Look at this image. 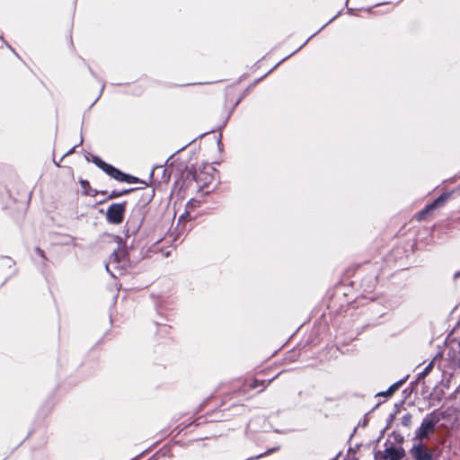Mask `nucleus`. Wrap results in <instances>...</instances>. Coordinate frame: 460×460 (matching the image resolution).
<instances>
[{
    "instance_id": "3",
    "label": "nucleus",
    "mask_w": 460,
    "mask_h": 460,
    "mask_svg": "<svg viewBox=\"0 0 460 460\" xmlns=\"http://www.w3.org/2000/svg\"><path fill=\"white\" fill-rule=\"evenodd\" d=\"M434 425L435 423L432 420L425 419L422 421L420 427L416 431V437L419 439H422L424 438L429 437V435L433 432Z\"/></svg>"
},
{
    "instance_id": "2",
    "label": "nucleus",
    "mask_w": 460,
    "mask_h": 460,
    "mask_svg": "<svg viewBox=\"0 0 460 460\" xmlns=\"http://www.w3.org/2000/svg\"><path fill=\"white\" fill-rule=\"evenodd\" d=\"M403 456L404 450L402 447H387L381 453V457L385 460H401Z\"/></svg>"
},
{
    "instance_id": "1",
    "label": "nucleus",
    "mask_w": 460,
    "mask_h": 460,
    "mask_svg": "<svg viewBox=\"0 0 460 460\" xmlns=\"http://www.w3.org/2000/svg\"><path fill=\"white\" fill-rule=\"evenodd\" d=\"M125 206L123 204H112L107 211L108 220L114 224H119L123 220Z\"/></svg>"
},
{
    "instance_id": "4",
    "label": "nucleus",
    "mask_w": 460,
    "mask_h": 460,
    "mask_svg": "<svg viewBox=\"0 0 460 460\" xmlns=\"http://www.w3.org/2000/svg\"><path fill=\"white\" fill-rule=\"evenodd\" d=\"M411 454L415 460H431V454L422 445L414 446L411 450Z\"/></svg>"
},
{
    "instance_id": "6",
    "label": "nucleus",
    "mask_w": 460,
    "mask_h": 460,
    "mask_svg": "<svg viewBox=\"0 0 460 460\" xmlns=\"http://www.w3.org/2000/svg\"><path fill=\"white\" fill-rule=\"evenodd\" d=\"M444 201V197H439L438 199H436L433 203L429 204V206H427V208L420 213V217H424V215L428 212H429L430 210H432L433 208H435L436 207L439 206L440 204H442Z\"/></svg>"
},
{
    "instance_id": "5",
    "label": "nucleus",
    "mask_w": 460,
    "mask_h": 460,
    "mask_svg": "<svg viewBox=\"0 0 460 460\" xmlns=\"http://www.w3.org/2000/svg\"><path fill=\"white\" fill-rule=\"evenodd\" d=\"M94 162L100 165V166H102L109 173H111L113 177L117 178V179H119V176L122 175L119 171L111 168V166L105 164H102V163H99V160L95 159Z\"/></svg>"
},
{
    "instance_id": "7",
    "label": "nucleus",
    "mask_w": 460,
    "mask_h": 460,
    "mask_svg": "<svg viewBox=\"0 0 460 460\" xmlns=\"http://www.w3.org/2000/svg\"><path fill=\"white\" fill-rule=\"evenodd\" d=\"M394 389L395 388L391 387L389 390H387L385 393H383L382 394L385 396H390L394 393Z\"/></svg>"
}]
</instances>
